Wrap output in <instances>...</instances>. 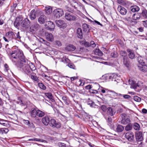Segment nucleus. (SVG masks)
Returning <instances> with one entry per match:
<instances>
[{
	"mask_svg": "<svg viewBox=\"0 0 147 147\" xmlns=\"http://www.w3.org/2000/svg\"><path fill=\"white\" fill-rule=\"evenodd\" d=\"M141 14L144 18H147V10L145 9L143 10Z\"/></svg>",
	"mask_w": 147,
	"mask_h": 147,
	"instance_id": "nucleus-36",
	"label": "nucleus"
},
{
	"mask_svg": "<svg viewBox=\"0 0 147 147\" xmlns=\"http://www.w3.org/2000/svg\"><path fill=\"white\" fill-rule=\"evenodd\" d=\"M142 112L143 113L146 114L147 113V110L145 109H143L142 110Z\"/></svg>",
	"mask_w": 147,
	"mask_h": 147,
	"instance_id": "nucleus-63",
	"label": "nucleus"
},
{
	"mask_svg": "<svg viewBox=\"0 0 147 147\" xmlns=\"http://www.w3.org/2000/svg\"><path fill=\"white\" fill-rule=\"evenodd\" d=\"M58 145L59 147H66V145L64 143H59Z\"/></svg>",
	"mask_w": 147,
	"mask_h": 147,
	"instance_id": "nucleus-52",
	"label": "nucleus"
},
{
	"mask_svg": "<svg viewBox=\"0 0 147 147\" xmlns=\"http://www.w3.org/2000/svg\"><path fill=\"white\" fill-rule=\"evenodd\" d=\"M136 139L138 141H141L143 140L142 132L141 131L137 132L136 134Z\"/></svg>",
	"mask_w": 147,
	"mask_h": 147,
	"instance_id": "nucleus-11",
	"label": "nucleus"
},
{
	"mask_svg": "<svg viewBox=\"0 0 147 147\" xmlns=\"http://www.w3.org/2000/svg\"><path fill=\"white\" fill-rule=\"evenodd\" d=\"M42 121V123L45 125H47L50 124V120L48 117L45 116L43 118Z\"/></svg>",
	"mask_w": 147,
	"mask_h": 147,
	"instance_id": "nucleus-20",
	"label": "nucleus"
},
{
	"mask_svg": "<svg viewBox=\"0 0 147 147\" xmlns=\"http://www.w3.org/2000/svg\"><path fill=\"white\" fill-rule=\"evenodd\" d=\"M125 137L129 141H132L134 139V134L131 131L127 132L125 135Z\"/></svg>",
	"mask_w": 147,
	"mask_h": 147,
	"instance_id": "nucleus-9",
	"label": "nucleus"
},
{
	"mask_svg": "<svg viewBox=\"0 0 147 147\" xmlns=\"http://www.w3.org/2000/svg\"><path fill=\"white\" fill-rule=\"evenodd\" d=\"M87 104L92 107L96 108L97 106L95 104V103L92 101L88 98L87 102Z\"/></svg>",
	"mask_w": 147,
	"mask_h": 147,
	"instance_id": "nucleus-27",
	"label": "nucleus"
},
{
	"mask_svg": "<svg viewBox=\"0 0 147 147\" xmlns=\"http://www.w3.org/2000/svg\"><path fill=\"white\" fill-rule=\"evenodd\" d=\"M89 26L86 24H84L82 25V28L83 29V31L85 32L89 30Z\"/></svg>",
	"mask_w": 147,
	"mask_h": 147,
	"instance_id": "nucleus-31",
	"label": "nucleus"
},
{
	"mask_svg": "<svg viewBox=\"0 0 147 147\" xmlns=\"http://www.w3.org/2000/svg\"><path fill=\"white\" fill-rule=\"evenodd\" d=\"M9 131L8 129L6 128H2V134L7 133Z\"/></svg>",
	"mask_w": 147,
	"mask_h": 147,
	"instance_id": "nucleus-43",
	"label": "nucleus"
},
{
	"mask_svg": "<svg viewBox=\"0 0 147 147\" xmlns=\"http://www.w3.org/2000/svg\"><path fill=\"white\" fill-rule=\"evenodd\" d=\"M4 120H0V124L4 126H5L6 124L4 123Z\"/></svg>",
	"mask_w": 147,
	"mask_h": 147,
	"instance_id": "nucleus-61",
	"label": "nucleus"
},
{
	"mask_svg": "<svg viewBox=\"0 0 147 147\" xmlns=\"http://www.w3.org/2000/svg\"><path fill=\"white\" fill-rule=\"evenodd\" d=\"M54 17L57 18H59L61 17L64 14L63 10L61 9H57L53 11Z\"/></svg>",
	"mask_w": 147,
	"mask_h": 147,
	"instance_id": "nucleus-3",
	"label": "nucleus"
},
{
	"mask_svg": "<svg viewBox=\"0 0 147 147\" xmlns=\"http://www.w3.org/2000/svg\"><path fill=\"white\" fill-rule=\"evenodd\" d=\"M30 25V22L27 18L23 20L21 22V26L22 27L25 29L28 28Z\"/></svg>",
	"mask_w": 147,
	"mask_h": 147,
	"instance_id": "nucleus-6",
	"label": "nucleus"
},
{
	"mask_svg": "<svg viewBox=\"0 0 147 147\" xmlns=\"http://www.w3.org/2000/svg\"><path fill=\"white\" fill-rule=\"evenodd\" d=\"M137 59L139 63V65H144L145 64V61L146 60L144 57L139 56L137 57Z\"/></svg>",
	"mask_w": 147,
	"mask_h": 147,
	"instance_id": "nucleus-14",
	"label": "nucleus"
},
{
	"mask_svg": "<svg viewBox=\"0 0 147 147\" xmlns=\"http://www.w3.org/2000/svg\"><path fill=\"white\" fill-rule=\"evenodd\" d=\"M127 51L128 53V55L129 57L131 59H133L135 56L133 51L130 49H128Z\"/></svg>",
	"mask_w": 147,
	"mask_h": 147,
	"instance_id": "nucleus-16",
	"label": "nucleus"
},
{
	"mask_svg": "<svg viewBox=\"0 0 147 147\" xmlns=\"http://www.w3.org/2000/svg\"><path fill=\"white\" fill-rule=\"evenodd\" d=\"M22 20L23 18L22 16H19L16 18V20L20 23V22Z\"/></svg>",
	"mask_w": 147,
	"mask_h": 147,
	"instance_id": "nucleus-45",
	"label": "nucleus"
},
{
	"mask_svg": "<svg viewBox=\"0 0 147 147\" xmlns=\"http://www.w3.org/2000/svg\"><path fill=\"white\" fill-rule=\"evenodd\" d=\"M114 94V96H123V95L124 94H118V93H116V92H114L113 93Z\"/></svg>",
	"mask_w": 147,
	"mask_h": 147,
	"instance_id": "nucleus-56",
	"label": "nucleus"
},
{
	"mask_svg": "<svg viewBox=\"0 0 147 147\" xmlns=\"http://www.w3.org/2000/svg\"><path fill=\"white\" fill-rule=\"evenodd\" d=\"M107 121L109 123L111 124V123H112V119L110 117H108L107 119Z\"/></svg>",
	"mask_w": 147,
	"mask_h": 147,
	"instance_id": "nucleus-55",
	"label": "nucleus"
},
{
	"mask_svg": "<svg viewBox=\"0 0 147 147\" xmlns=\"http://www.w3.org/2000/svg\"><path fill=\"white\" fill-rule=\"evenodd\" d=\"M39 26V25L37 24H34L31 26L30 27V31L31 32H33L38 29Z\"/></svg>",
	"mask_w": 147,
	"mask_h": 147,
	"instance_id": "nucleus-13",
	"label": "nucleus"
},
{
	"mask_svg": "<svg viewBox=\"0 0 147 147\" xmlns=\"http://www.w3.org/2000/svg\"><path fill=\"white\" fill-rule=\"evenodd\" d=\"M130 62L129 61V59L127 57H123V64L127 67H129Z\"/></svg>",
	"mask_w": 147,
	"mask_h": 147,
	"instance_id": "nucleus-22",
	"label": "nucleus"
},
{
	"mask_svg": "<svg viewBox=\"0 0 147 147\" xmlns=\"http://www.w3.org/2000/svg\"><path fill=\"white\" fill-rule=\"evenodd\" d=\"M47 26V27L50 30H53L55 28V24L51 22H48L47 24H46Z\"/></svg>",
	"mask_w": 147,
	"mask_h": 147,
	"instance_id": "nucleus-18",
	"label": "nucleus"
},
{
	"mask_svg": "<svg viewBox=\"0 0 147 147\" xmlns=\"http://www.w3.org/2000/svg\"><path fill=\"white\" fill-rule=\"evenodd\" d=\"M76 49V47L75 46L70 44L67 46L65 48V50L68 51H74Z\"/></svg>",
	"mask_w": 147,
	"mask_h": 147,
	"instance_id": "nucleus-23",
	"label": "nucleus"
},
{
	"mask_svg": "<svg viewBox=\"0 0 147 147\" xmlns=\"http://www.w3.org/2000/svg\"><path fill=\"white\" fill-rule=\"evenodd\" d=\"M98 90L99 92H101L103 93H105L106 92L105 90L104 89H98Z\"/></svg>",
	"mask_w": 147,
	"mask_h": 147,
	"instance_id": "nucleus-64",
	"label": "nucleus"
},
{
	"mask_svg": "<svg viewBox=\"0 0 147 147\" xmlns=\"http://www.w3.org/2000/svg\"><path fill=\"white\" fill-rule=\"evenodd\" d=\"M28 127L31 128L33 127V124L32 123H31L29 121V123H28Z\"/></svg>",
	"mask_w": 147,
	"mask_h": 147,
	"instance_id": "nucleus-62",
	"label": "nucleus"
},
{
	"mask_svg": "<svg viewBox=\"0 0 147 147\" xmlns=\"http://www.w3.org/2000/svg\"><path fill=\"white\" fill-rule=\"evenodd\" d=\"M122 119L121 123L123 125H126L131 122L130 117L126 114L123 113L121 115Z\"/></svg>",
	"mask_w": 147,
	"mask_h": 147,
	"instance_id": "nucleus-2",
	"label": "nucleus"
},
{
	"mask_svg": "<svg viewBox=\"0 0 147 147\" xmlns=\"http://www.w3.org/2000/svg\"><path fill=\"white\" fill-rule=\"evenodd\" d=\"M96 55H98L99 56H101L103 55V53L101 51H99L97 54H96Z\"/></svg>",
	"mask_w": 147,
	"mask_h": 147,
	"instance_id": "nucleus-59",
	"label": "nucleus"
},
{
	"mask_svg": "<svg viewBox=\"0 0 147 147\" xmlns=\"http://www.w3.org/2000/svg\"><path fill=\"white\" fill-rule=\"evenodd\" d=\"M139 125L137 123H135L134 125V128L136 130H139L140 128Z\"/></svg>",
	"mask_w": 147,
	"mask_h": 147,
	"instance_id": "nucleus-37",
	"label": "nucleus"
},
{
	"mask_svg": "<svg viewBox=\"0 0 147 147\" xmlns=\"http://www.w3.org/2000/svg\"><path fill=\"white\" fill-rule=\"evenodd\" d=\"M134 99L135 101L138 102L140 101L141 100V98L137 96H134Z\"/></svg>",
	"mask_w": 147,
	"mask_h": 147,
	"instance_id": "nucleus-44",
	"label": "nucleus"
},
{
	"mask_svg": "<svg viewBox=\"0 0 147 147\" xmlns=\"http://www.w3.org/2000/svg\"><path fill=\"white\" fill-rule=\"evenodd\" d=\"M84 45L86 47H89L90 46V43L88 42H85Z\"/></svg>",
	"mask_w": 147,
	"mask_h": 147,
	"instance_id": "nucleus-58",
	"label": "nucleus"
},
{
	"mask_svg": "<svg viewBox=\"0 0 147 147\" xmlns=\"http://www.w3.org/2000/svg\"><path fill=\"white\" fill-rule=\"evenodd\" d=\"M138 67L139 69L141 71L144 72L147 71V66L146 65V64L144 65H139Z\"/></svg>",
	"mask_w": 147,
	"mask_h": 147,
	"instance_id": "nucleus-15",
	"label": "nucleus"
},
{
	"mask_svg": "<svg viewBox=\"0 0 147 147\" xmlns=\"http://www.w3.org/2000/svg\"><path fill=\"white\" fill-rule=\"evenodd\" d=\"M65 19L68 21H74L77 18V17L71 13L67 12L65 14Z\"/></svg>",
	"mask_w": 147,
	"mask_h": 147,
	"instance_id": "nucleus-5",
	"label": "nucleus"
},
{
	"mask_svg": "<svg viewBox=\"0 0 147 147\" xmlns=\"http://www.w3.org/2000/svg\"><path fill=\"white\" fill-rule=\"evenodd\" d=\"M31 78L35 81L38 82V79L37 77L35 76H33L32 75H31L30 76Z\"/></svg>",
	"mask_w": 147,
	"mask_h": 147,
	"instance_id": "nucleus-40",
	"label": "nucleus"
},
{
	"mask_svg": "<svg viewBox=\"0 0 147 147\" xmlns=\"http://www.w3.org/2000/svg\"><path fill=\"white\" fill-rule=\"evenodd\" d=\"M100 50L99 49H96L94 51V53L95 55H96V54L98 53L99 51H100Z\"/></svg>",
	"mask_w": 147,
	"mask_h": 147,
	"instance_id": "nucleus-60",
	"label": "nucleus"
},
{
	"mask_svg": "<svg viewBox=\"0 0 147 147\" xmlns=\"http://www.w3.org/2000/svg\"><path fill=\"white\" fill-rule=\"evenodd\" d=\"M49 125L53 128H59L61 127V123L58 122L56 121L54 119H51L50 120Z\"/></svg>",
	"mask_w": 147,
	"mask_h": 147,
	"instance_id": "nucleus-4",
	"label": "nucleus"
},
{
	"mask_svg": "<svg viewBox=\"0 0 147 147\" xmlns=\"http://www.w3.org/2000/svg\"><path fill=\"white\" fill-rule=\"evenodd\" d=\"M9 59L18 67L22 69L26 74L31 73L30 67L27 63L28 60L23 52L20 49L12 51L8 54Z\"/></svg>",
	"mask_w": 147,
	"mask_h": 147,
	"instance_id": "nucleus-1",
	"label": "nucleus"
},
{
	"mask_svg": "<svg viewBox=\"0 0 147 147\" xmlns=\"http://www.w3.org/2000/svg\"><path fill=\"white\" fill-rule=\"evenodd\" d=\"M45 115V113L43 111L40 110L38 109L37 116L40 117H42Z\"/></svg>",
	"mask_w": 147,
	"mask_h": 147,
	"instance_id": "nucleus-33",
	"label": "nucleus"
},
{
	"mask_svg": "<svg viewBox=\"0 0 147 147\" xmlns=\"http://www.w3.org/2000/svg\"><path fill=\"white\" fill-rule=\"evenodd\" d=\"M68 66L71 68L74 69L75 67L74 65L72 63H69Z\"/></svg>",
	"mask_w": 147,
	"mask_h": 147,
	"instance_id": "nucleus-51",
	"label": "nucleus"
},
{
	"mask_svg": "<svg viewBox=\"0 0 147 147\" xmlns=\"http://www.w3.org/2000/svg\"><path fill=\"white\" fill-rule=\"evenodd\" d=\"M45 95L50 99H52L53 96L51 93H45Z\"/></svg>",
	"mask_w": 147,
	"mask_h": 147,
	"instance_id": "nucleus-42",
	"label": "nucleus"
},
{
	"mask_svg": "<svg viewBox=\"0 0 147 147\" xmlns=\"http://www.w3.org/2000/svg\"><path fill=\"white\" fill-rule=\"evenodd\" d=\"M38 110V108L36 107L31 109L29 112V113L32 117L34 118L36 117L37 114Z\"/></svg>",
	"mask_w": 147,
	"mask_h": 147,
	"instance_id": "nucleus-7",
	"label": "nucleus"
},
{
	"mask_svg": "<svg viewBox=\"0 0 147 147\" xmlns=\"http://www.w3.org/2000/svg\"><path fill=\"white\" fill-rule=\"evenodd\" d=\"M123 97L125 99H129L131 98V96L127 94H124Z\"/></svg>",
	"mask_w": 147,
	"mask_h": 147,
	"instance_id": "nucleus-54",
	"label": "nucleus"
},
{
	"mask_svg": "<svg viewBox=\"0 0 147 147\" xmlns=\"http://www.w3.org/2000/svg\"><path fill=\"white\" fill-rule=\"evenodd\" d=\"M45 36L47 40L49 41L52 42L53 40V35L50 33H46Z\"/></svg>",
	"mask_w": 147,
	"mask_h": 147,
	"instance_id": "nucleus-19",
	"label": "nucleus"
},
{
	"mask_svg": "<svg viewBox=\"0 0 147 147\" xmlns=\"http://www.w3.org/2000/svg\"><path fill=\"white\" fill-rule=\"evenodd\" d=\"M143 24L145 27L147 28V20L143 21Z\"/></svg>",
	"mask_w": 147,
	"mask_h": 147,
	"instance_id": "nucleus-57",
	"label": "nucleus"
},
{
	"mask_svg": "<svg viewBox=\"0 0 147 147\" xmlns=\"http://www.w3.org/2000/svg\"><path fill=\"white\" fill-rule=\"evenodd\" d=\"M38 86L41 88L43 90L46 89V86L42 83H39L38 84Z\"/></svg>",
	"mask_w": 147,
	"mask_h": 147,
	"instance_id": "nucleus-39",
	"label": "nucleus"
},
{
	"mask_svg": "<svg viewBox=\"0 0 147 147\" xmlns=\"http://www.w3.org/2000/svg\"><path fill=\"white\" fill-rule=\"evenodd\" d=\"M29 141H36L38 142H46V141L45 140H44L42 139H40L37 138H34L33 139H29L28 140Z\"/></svg>",
	"mask_w": 147,
	"mask_h": 147,
	"instance_id": "nucleus-34",
	"label": "nucleus"
},
{
	"mask_svg": "<svg viewBox=\"0 0 147 147\" xmlns=\"http://www.w3.org/2000/svg\"><path fill=\"white\" fill-rule=\"evenodd\" d=\"M62 99L64 103L67 105L68 104L67 97L65 96H63L62 97Z\"/></svg>",
	"mask_w": 147,
	"mask_h": 147,
	"instance_id": "nucleus-41",
	"label": "nucleus"
},
{
	"mask_svg": "<svg viewBox=\"0 0 147 147\" xmlns=\"http://www.w3.org/2000/svg\"><path fill=\"white\" fill-rule=\"evenodd\" d=\"M5 36L8 38L9 40L13 39H14L15 38L14 33L12 31H9L7 32L5 34Z\"/></svg>",
	"mask_w": 147,
	"mask_h": 147,
	"instance_id": "nucleus-10",
	"label": "nucleus"
},
{
	"mask_svg": "<svg viewBox=\"0 0 147 147\" xmlns=\"http://www.w3.org/2000/svg\"><path fill=\"white\" fill-rule=\"evenodd\" d=\"M20 22L15 20L14 23V25L16 27H17L20 25Z\"/></svg>",
	"mask_w": 147,
	"mask_h": 147,
	"instance_id": "nucleus-48",
	"label": "nucleus"
},
{
	"mask_svg": "<svg viewBox=\"0 0 147 147\" xmlns=\"http://www.w3.org/2000/svg\"><path fill=\"white\" fill-rule=\"evenodd\" d=\"M120 54L123 57V58L124 57H127V53L125 51H120Z\"/></svg>",
	"mask_w": 147,
	"mask_h": 147,
	"instance_id": "nucleus-38",
	"label": "nucleus"
},
{
	"mask_svg": "<svg viewBox=\"0 0 147 147\" xmlns=\"http://www.w3.org/2000/svg\"><path fill=\"white\" fill-rule=\"evenodd\" d=\"M45 11L47 14L49 15L52 12V8L50 6H46L45 7Z\"/></svg>",
	"mask_w": 147,
	"mask_h": 147,
	"instance_id": "nucleus-30",
	"label": "nucleus"
},
{
	"mask_svg": "<svg viewBox=\"0 0 147 147\" xmlns=\"http://www.w3.org/2000/svg\"><path fill=\"white\" fill-rule=\"evenodd\" d=\"M117 9L120 13L122 15H125L127 12L126 9L121 5L118 6Z\"/></svg>",
	"mask_w": 147,
	"mask_h": 147,
	"instance_id": "nucleus-12",
	"label": "nucleus"
},
{
	"mask_svg": "<svg viewBox=\"0 0 147 147\" xmlns=\"http://www.w3.org/2000/svg\"><path fill=\"white\" fill-rule=\"evenodd\" d=\"M116 78H119V77L116 74H111L109 77V79L111 80L112 81L114 80L115 82V81H117L116 80Z\"/></svg>",
	"mask_w": 147,
	"mask_h": 147,
	"instance_id": "nucleus-25",
	"label": "nucleus"
},
{
	"mask_svg": "<svg viewBox=\"0 0 147 147\" xmlns=\"http://www.w3.org/2000/svg\"><path fill=\"white\" fill-rule=\"evenodd\" d=\"M15 38L14 39L19 40H20L21 38V37L20 36V33L19 32H18L16 34V36H15Z\"/></svg>",
	"mask_w": 147,
	"mask_h": 147,
	"instance_id": "nucleus-46",
	"label": "nucleus"
},
{
	"mask_svg": "<svg viewBox=\"0 0 147 147\" xmlns=\"http://www.w3.org/2000/svg\"><path fill=\"white\" fill-rule=\"evenodd\" d=\"M107 113L111 116H113L115 113V112L113 111L112 108L108 107L107 109Z\"/></svg>",
	"mask_w": 147,
	"mask_h": 147,
	"instance_id": "nucleus-32",
	"label": "nucleus"
},
{
	"mask_svg": "<svg viewBox=\"0 0 147 147\" xmlns=\"http://www.w3.org/2000/svg\"><path fill=\"white\" fill-rule=\"evenodd\" d=\"M124 129V127L121 125H117L116 128V131L118 132H122Z\"/></svg>",
	"mask_w": 147,
	"mask_h": 147,
	"instance_id": "nucleus-28",
	"label": "nucleus"
},
{
	"mask_svg": "<svg viewBox=\"0 0 147 147\" xmlns=\"http://www.w3.org/2000/svg\"><path fill=\"white\" fill-rule=\"evenodd\" d=\"M46 17L45 15H41L38 19V21L40 24H43L45 23Z\"/></svg>",
	"mask_w": 147,
	"mask_h": 147,
	"instance_id": "nucleus-24",
	"label": "nucleus"
},
{
	"mask_svg": "<svg viewBox=\"0 0 147 147\" xmlns=\"http://www.w3.org/2000/svg\"><path fill=\"white\" fill-rule=\"evenodd\" d=\"M128 124L125 126V129L126 131H128L131 130L132 129V125L131 123L127 124Z\"/></svg>",
	"mask_w": 147,
	"mask_h": 147,
	"instance_id": "nucleus-35",
	"label": "nucleus"
},
{
	"mask_svg": "<svg viewBox=\"0 0 147 147\" xmlns=\"http://www.w3.org/2000/svg\"><path fill=\"white\" fill-rule=\"evenodd\" d=\"M101 109L104 112L107 109V107L105 105H103L101 106Z\"/></svg>",
	"mask_w": 147,
	"mask_h": 147,
	"instance_id": "nucleus-53",
	"label": "nucleus"
},
{
	"mask_svg": "<svg viewBox=\"0 0 147 147\" xmlns=\"http://www.w3.org/2000/svg\"><path fill=\"white\" fill-rule=\"evenodd\" d=\"M55 44L58 47H60L61 46V43L60 41L58 40H56L55 42Z\"/></svg>",
	"mask_w": 147,
	"mask_h": 147,
	"instance_id": "nucleus-49",
	"label": "nucleus"
},
{
	"mask_svg": "<svg viewBox=\"0 0 147 147\" xmlns=\"http://www.w3.org/2000/svg\"><path fill=\"white\" fill-rule=\"evenodd\" d=\"M132 16L133 19L135 20H139L141 18L140 14L138 13H133Z\"/></svg>",
	"mask_w": 147,
	"mask_h": 147,
	"instance_id": "nucleus-29",
	"label": "nucleus"
},
{
	"mask_svg": "<svg viewBox=\"0 0 147 147\" xmlns=\"http://www.w3.org/2000/svg\"><path fill=\"white\" fill-rule=\"evenodd\" d=\"M117 2L120 4L123 5L125 3V2L124 0H118Z\"/></svg>",
	"mask_w": 147,
	"mask_h": 147,
	"instance_id": "nucleus-50",
	"label": "nucleus"
},
{
	"mask_svg": "<svg viewBox=\"0 0 147 147\" xmlns=\"http://www.w3.org/2000/svg\"><path fill=\"white\" fill-rule=\"evenodd\" d=\"M111 55L112 57L116 58L118 56V55L116 52H113L111 53Z\"/></svg>",
	"mask_w": 147,
	"mask_h": 147,
	"instance_id": "nucleus-47",
	"label": "nucleus"
},
{
	"mask_svg": "<svg viewBox=\"0 0 147 147\" xmlns=\"http://www.w3.org/2000/svg\"><path fill=\"white\" fill-rule=\"evenodd\" d=\"M140 10V8L138 6L136 5H134L131 6L130 8V11L129 13L131 14V11L134 13Z\"/></svg>",
	"mask_w": 147,
	"mask_h": 147,
	"instance_id": "nucleus-21",
	"label": "nucleus"
},
{
	"mask_svg": "<svg viewBox=\"0 0 147 147\" xmlns=\"http://www.w3.org/2000/svg\"><path fill=\"white\" fill-rule=\"evenodd\" d=\"M36 13L34 10H32L29 15V17L31 20H34L36 18Z\"/></svg>",
	"mask_w": 147,
	"mask_h": 147,
	"instance_id": "nucleus-26",
	"label": "nucleus"
},
{
	"mask_svg": "<svg viewBox=\"0 0 147 147\" xmlns=\"http://www.w3.org/2000/svg\"><path fill=\"white\" fill-rule=\"evenodd\" d=\"M77 36L78 38L82 39L83 38V32L82 29L78 28L77 30Z\"/></svg>",
	"mask_w": 147,
	"mask_h": 147,
	"instance_id": "nucleus-17",
	"label": "nucleus"
},
{
	"mask_svg": "<svg viewBox=\"0 0 147 147\" xmlns=\"http://www.w3.org/2000/svg\"><path fill=\"white\" fill-rule=\"evenodd\" d=\"M56 24L60 28H64L67 26V24L64 21L62 20H57L55 21Z\"/></svg>",
	"mask_w": 147,
	"mask_h": 147,
	"instance_id": "nucleus-8",
	"label": "nucleus"
}]
</instances>
